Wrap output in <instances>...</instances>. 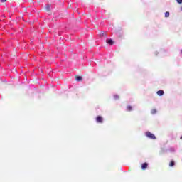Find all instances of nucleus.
I'll return each mask as SVG.
<instances>
[{
  "mask_svg": "<svg viewBox=\"0 0 182 182\" xmlns=\"http://www.w3.org/2000/svg\"><path fill=\"white\" fill-rule=\"evenodd\" d=\"M151 114H156L157 113V109H153L151 110Z\"/></svg>",
  "mask_w": 182,
  "mask_h": 182,
  "instance_id": "423d86ee",
  "label": "nucleus"
},
{
  "mask_svg": "<svg viewBox=\"0 0 182 182\" xmlns=\"http://www.w3.org/2000/svg\"><path fill=\"white\" fill-rule=\"evenodd\" d=\"M171 151L174 152V151H176V149H174V148H171Z\"/></svg>",
  "mask_w": 182,
  "mask_h": 182,
  "instance_id": "4468645a",
  "label": "nucleus"
},
{
  "mask_svg": "<svg viewBox=\"0 0 182 182\" xmlns=\"http://www.w3.org/2000/svg\"><path fill=\"white\" fill-rule=\"evenodd\" d=\"M169 167H174V161H171L169 164Z\"/></svg>",
  "mask_w": 182,
  "mask_h": 182,
  "instance_id": "9d476101",
  "label": "nucleus"
},
{
  "mask_svg": "<svg viewBox=\"0 0 182 182\" xmlns=\"http://www.w3.org/2000/svg\"><path fill=\"white\" fill-rule=\"evenodd\" d=\"M127 110L128 112H132V110H133V107H132V106H128V107H127Z\"/></svg>",
  "mask_w": 182,
  "mask_h": 182,
  "instance_id": "0eeeda50",
  "label": "nucleus"
},
{
  "mask_svg": "<svg viewBox=\"0 0 182 182\" xmlns=\"http://www.w3.org/2000/svg\"><path fill=\"white\" fill-rule=\"evenodd\" d=\"M75 80H77V82H80V80H82V77L77 76V77H76Z\"/></svg>",
  "mask_w": 182,
  "mask_h": 182,
  "instance_id": "6e6552de",
  "label": "nucleus"
},
{
  "mask_svg": "<svg viewBox=\"0 0 182 182\" xmlns=\"http://www.w3.org/2000/svg\"><path fill=\"white\" fill-rule=\"evenodd\" d=\"M145 136H146L148 137V139H151L152 140H156V136L150 132H146L145 133Z\"/></svg>",
  "mask_w": 182,
  "mask_h": 182,
  "instance_id": "f257e3e1",
  "label": "nucleus"
},
{
  "mask_svg": "<svg viewBox=\"0 0 182 182\" xmlns=\"http://www.w3.org/2000/svg\"><path fill=\"white\" fill-rule=\"evenodd\" d=\"M107 43H108L109 45H113V40L112 39L107 40Z\"/></svg>",
  "mask_w": 182,
  "mask_h": 182,
  "instance_id": "39448f33",
  "label": "nucleus"
},
{
  "mask_svg": "<svg viewBox=\"0 0 182 182\" xmlns=\"http://www.w3.org/2000/svg\"><path fill=\"white\" fill-rule=\"evenodd\" d=\"M181 10L182 11V7L181 8Z\"/></svg>",
  "mask_w": 182,
  "mask_h": 182,
  "instance_id": "a211bd4d",
  "label": "nucleus"
},
{
  "mask_svg": "<svg viewBox=\"0 0 182 182\" xmlns=\"http://www.w3.org/2000/svg\"><path fill=\"white\" fill-rule=\"evenodd\" d=\"M114 98L115 99V100H117V99H119V95H114Z\"/></svg>",
  "mask_w": 182,
  "mask_h": 182,
  "instance_id": "f8f14e48",
  "label": "nucleus"
},
{
  "mask_svg": "<svg viewBox=\"0 0 182 182\" xmlns=\"http://www.w3.org/2000/svg\"><path fill=\"white\" fill-rule=\"evenodd\" d=\"M147 166H149V164L147 163H144L142 165H141V169L142 170H146L147 168Z\"/></svg>",
  "mask_w": 182,
  "mask_h": 182,
  "instance_id": "7ed1b4c3",
  "label": "nucleus"
},
{
  "mask_svg": "<svg viewBox=\"0 0 182 182\" xmlns=\"http://www.w3.org/2000/svg\"><path fill=\"white\" fill-rule=\"evenodd\" d=\"M100 36H103V33L100 34Z\"/></svg>",
  "mask_w": 182,
  "mask_h": 182,
  "instance_id": "dca6fc26",
  "label": "nucleus"
},
{
  "mask_svg": "<svg viewBox=\"0 0 182 182\" xmlns=\"http://www.w3.org/2000/svg\"><path fill=\"white\" fill-rule=\"evenodd\" d=\"M168 16H170V12L166 11V12L165 13V18H168Z\"/></svg>",
  "mask_w": 182,
  "mask_h": 182,
  "instance_id": "1a4fd4ad",
  "label": "nucleus"
},
{
  "mask_svg": "<svg viewBox=\"0 0 182 182\" xmlns=\"http://www.w3.org/2000/svg\"><path fill=\"white\" fill-rule=\"evenodd\" d=\"M176 2H178V4H182V0H176Z\"/></svg>",
  "mask_w": 182,
  "mask_h": 182,
  "instance_id": "ddd939ff",
  "label": "nucleus"
},
{
  "mask_svg": "<svg viewBox=\"0 0 182 182\" xmlns=\"http://www.w3.org/2000/svg\"><path fill=\"white\" fill-rule=\"evenodd\" d=\"M181 139H182V136H181Z\"/></svg>",
  "mask_w": 182,
  "mask_h": 182,
  "instance_id": "f3484780",
  "label": "nucleus"
},
{
  "mask_svg": "<svg viewBox=\"0 0 182 182\" xmlns=\"http://www.w3.org/2000/svg\"><path fill=\"white\" fill-rule=\"evenodd\" d=\"M46 11H50V5H47L46 6Z\"/></svg>",
  "mask_w": 182,
  "mask_h": 182,
  "instance_id": "9b49d317",
  "label": "nucleus"
},
{
  "mask_svg": "<svg viewBox=\"0 0 182 182\" xmlns=\"http://www.w3.org/2000/svg\"><path fill=\"white\" fill-rule=\"evenodd\" d=\"M158 96H163L164 95V91L159 90L157 92Z\"/></svg>",
  "mask_w": 182,
  "mask_h": 182,
  "instance_id": "20e7f679",
  "label": "nucleus"
},
{
  "mask_svg": "<svg viewBox=\"0 0 182 182\" xmlns=\"http://www.w3.org/2000/svg\"><path fill=\"white\" fill-rule=\"evenodd\" d=\"M97 123H103V118L100 116H98L96 119Z\"/></svg>",
  "mask_w": 182,
  "mask_h": 182,
  "instance_id": "f03ea898",
  "label": "nucleus"
},
{
  "mask_svg": "<svg viewBox=\"0 0 182 182\" xmlns=\"http://www.w3.org/2000/svg\"><path fill=\"white\" fill-rule=\"evenodd\" d=\"M1 2H6V0H1Z\"/></svg>",
  "mask_w": 182,
  "mask_h": 182,
  "instance_id": "2eb2a0df",
  "label": "nucleus"
}]
</instances>
